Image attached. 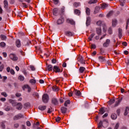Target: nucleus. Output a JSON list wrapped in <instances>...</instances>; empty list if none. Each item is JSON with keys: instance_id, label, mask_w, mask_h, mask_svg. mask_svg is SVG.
I'll list each match as a JSON object with an SVG mask.
<instances>
[{"instance_id": "nucleus-1", "label": "nucleus", "mask_w": 129, "mask_h": 129, "mask_svg": "<svg viewBox=\"0 0 129 129\" xmlns=\"http://www.w3.org/2000/svg\"><path fill=\"white\" fill-rule=\"evenodd\" d=\"M42 100L44 103H47L49 101V95L47 94H44L42 96Z\"/></svg>"}, {"instance_id": "nucleus-2", "label": "nucleus", "mask_w": 129, "mask_h": 129, "mask_svg": "<svg viewBox=\"0 0 129 129\" xmlns=\"http://www.w3.org/2000/svg\"><path fill=\"white\" fill-rule=\"evenodd\" d=\"M103 122H105L106 126L108 125V122H107L106 119H104L103 120V121H100L98 124V128H101V126H103L104 127H105V126H104L103 124Z\"/></svg>"}, {"instance_id": "nucleus-3", "label": "nucleus", "mask_w": 129, "mask_h": 129, "mask_svg": "<svg viewBox=\"0 0 129 129\" xmlns=\"http://www.w3.org/2000/svg\"><path fill=\"white\" fill-rule=\"evenodd\" d=\"M4 8L6 9L7 12L8 13L11 12V9L9 8V3L8 2V1L5 0L4 1Z\"/></svg>"}, {"instance_id": "nucleus-4", "label": "nucleus", "mask_w": 129, "mask_h": 129, "mask_svg": "<svg viewBox=\"0 0 129 129\" xmlns=\"http://www.w3.org/2000/svg\"><path fill=\"white\" fill-rule=\"evenodd\" d=\"M9 57L12 61H18L19 60V57L17 56V55L14 53H11L9 55Z\"/></svg>"}, {"instance_id": "nucleus-5", "label": "nucleus", "mask_w": 129, "mask_h": 129, "mask_svg": "<svg viewBox=\"0 0 129 129\" xmlns=\"http://www.w3.org/2000/svg\"><path fill=\"white\" fill-rule=\"evenodd\" d=\"M20 118H24V115L19 113L17 115H16L14 117L13 119L14 120H18L19 119H20Z\"/></svg>"}, {"instance_id": "nucleus-6", "label": "nucleus", "mask_w": 129, "mask_h": 129, "mask_svg": "<svg viewBox=\"0 0 129 129\" xmlns=\"http://www.w3.org/2000/svg\"><path fill=\"white\" fill-rule=\"evenodd\" d=\"M51 103L53 104V105H58V104H59V102L57 98L54 97L51 99Z\"/></svg>"}, {"instance_id": "nucleus-7", "label": "nucleus", "mask_w": 129, "mask_h": 129, "mask_svg": "<svg viewBox=\"0 0 129 129\" xmlns=\"http://www.w3.org/2000/svg\"><path fill=\"white\" fill-rule=\"evenodd\" d=\"M109 44H110V40L109 39H107L106 40V41L103 44V46L105 48H107V47L109 46Z\"/></svg>"}, {"instance_id": "nucleus-8", "label": "nucleus", "mask_w": 129, "mask_h": 129, "mask_svg": "<svg viewBox=\"0 0 129 129\" xmlns=\"http://www.w3.org/2000/svg\"><path fill=\"white\" fill-rule=\"evenodd\" d=\"M65 7H62L60 11L59 12V16H60L61 18L63 17V16L65 15Z\"/></svg>"}, {"instance_id": "nucleus-9", "label": "nucleus", "mask_w": 129, "mask_h": 129, "mask_svg": "<svg viewBox=\"0 0 129 129\" xmlns=\"http://www.w3.org/2000/svg\"><path fill=\"white\" fill-rule=\"evenodd\" d=\"M64 23V18L63 17H61L58 19L56 22L57 25H62Z\"/></svg>"}, {"instance_id": "nucleus-10", "label": "nucleus", "mask_w": 129, "mask_h": 129, "mask_svg": "<svg viewBox=\"0 0 129 129\" xmlns=\"http://www.w3.org/2000/svg\"><path fill=\"white\" fill-rule=\"evenodd\" d=\"M53 71H54L55 72V73H58L59 72H61V70L60 69V68L57 66H54L53 67Z\"/></svg>"}, {"instance_id": "nucleus-11", "label": "nucleus", "mask_w": 129, "mask_h": 129, "mask_svg": "<svg viewBox=\"0 0 129 129\" xmlns=\"http://www.w3.org/2000/svg\"><path fill=\"white\" fill-rule=\"evenodd\" d=\"M9 102L10 103H11V104H12L13 106H17V105H18V104L19 103L18 102H16V101L13 99H10Z\"/></svg>"}, {"instance_id": "nucleus-12", "label": "nucleus", "mask_w": 129, "mask_h": 129, "mask_svg": "<svg viewBox=\"0 0 129 129\" xmlns=\"http://www.w3.org/2000/svg\"><path fill=\"white\" fill-rule=\"evenodd\" d=\"M67 23L70 24L71 25H75V21L70 19H67Z\"/></svg>"}, {"instance_id": "nucleus-13", "label": "nucleus", "mask_w": 129, "mask_h": 129, "mask_svg": "<svg viewBox=\"0 0 129 129\" xmlns=\"http://www.w3.org/2000/svg\"><path fill=\"white\" fill-rule=\"evenodd\" d=\"M16 106V109H18V110H21L23 108V105L21 103H18Z\"/></svg>"}, {"instance_id": "nucleus-14", "label": "nucleus", "mask_w": 129, "mask_h": 129, "mask_svg": "<svg viewBox=\"0 0 129 129\" xmlns=\"http://www.w3.org/2000/svg\"><path fill=\"white\" fill-rule=\"evenodd\" d=\"M58 9L57 8H54L53 10L52 13H53V16H55L56 17H57V16H58Z\"/></svg>"}, {"instance_id": "nucleus-15", "label": "nucleus", "mask_w": 129, "mask_h": 129, "mask_svg": "<svg viewBox=\"0 0 129 129\" xmlns=\"http://www.w3.org/2000/svg\"><path fill=\"white\" fill-rule=\"evenodd\" d=\"M23 90H25V88H27L28 89V92H31V87H30V86L28 85H24L23 87Z\"/></svg>"}, {"instance_id": "nucleus-16", "label": "nucleus", "mask_w": 129, "mask_h": 129, "mask_svg": "<svg viewBox=\"0 0 129 129\" xmlns=\"http://www.w3.org/2000/svg\"><path fill=\"white\" fill-rule=\"evenodd\" d=\"M99 11H100V7L96 6L95 8L94 14L95 15L96 14L99 13Z\"/></svg>"}, {"instance_id": "nucleus-17", "label": "nucleus", "mask_w": 129, "mask_h": 129, "mask_svg": "<svg viewBox=\"0 0 129 129\" xmlns=\"http://www.w3.org/2000/svg\"><path fill=\"white\" fill-rule=\"evenodd\" d=\"M118 36L119 39H121L122 37V29H121V28L118 29Z\"/></svg>"}, {"instance_id": "nucleus-18", "label": "nucleus", "mask_w": 129, "mask_h": 129, "mask_svg": "<svg viewBox=\"0 0 129 129\" xmlns=\"http://www.w3.org/2000/svg\"><path fill=\"white\" fill-rule=\"evenodd\" d=\"M74 93H75V95H76L77 96H81V92H80V91H79V90L75 89Z\"/></svg>"}, {"instance_id": "nucleus-19", "label": "nucleus", "mask_w": 129, "mask_h": 129, "mask_svg": "<svg viewBox=\"0 0 129 129\" xmlns=\"http://www.w3.org/2000/svg\"><path fill=\"white\" fill-rule=\"evenodd\" d=\"M60 110L61 111V113L65 114L67 111V108L64 107H61L60 108Z\"/></svg>"}, {"instance_id": "nucleus-20", "label": "nucleus", "mask_w": 129, "mask_h": 129, "mask_svg": "<svg viewBox=\"0 0 129 129\" xmlns=\"http://www.w3.org/2000/svg\"><path fill=\"white\" fill-rule=\"evenodd\" d=\"M23 44L25 46H29L31 44V41H29V39H26L25 41H24Z\"/></svg>"}, {"instance_id": "nucleus-21", "label": "nucleus", "mask_w": 129, "mask_h": 129, "mask_svg": "<svg viewBox=\"0 0 129 129\" xmlns=\"http://www.w3.org/2000/svg\"><path fill=\"white\" fill-rule=\"evenodd\" d=\"M65 34L66 36H68L69 37H72V36H73V35H74V33L70 31H66L65 32Z\"/></svg>"}, {"instance_id": "nucleus-22", "label": "nucleus", "mask_w": 129, "mask_h": 129, "mask_svg": "<svg viewBox=\"0 0 129 129\" xmlns=\"http://www.w3.org/2000/svg\"><path fill=\"white\" fill-rule=\"evenodd\" d=\"M79 59V61L81 63V64H85V60L83 59V56H80Z\"/></svg>"}, {"instance_id": "nucleus-23", "label": "nucleus", "mask_w": 129, "mask_h": 129, "mask_svg": "<svg viewBox=\"0 0 129 129\" xmlns=\"http://www.w3.org/2000/svg\"><path fill=\"white\" fill-rule=\"evenodd\" d=\"M90 22H91L90 17H87L86 22V25L87 27H88V26L90 25Z\"/></svg>"}, {"instance_id": "nucleus-24", "label": "nucleus", "mask_w": 129, "mask_h": 129, "mask_svg": "<svg viewBox=\"0 0 129 129\" xmlns=\"http://www.w3.org/2000/svg\"><path fill=\"white\" fill-rule=\"evenodd\" d=\"M84 119V118L83 117V115H82V114H80L79 115V121H80L81 122H82V121H83Z\"/></svg>"}, {"instance_id": "nucleus-25", "label": "nucleus", "mask_w": 129, "mask_h": 129, "mask_svg": "<svg viewBox=\"0 0 129 129\" xmlns=\"http://www.w3.org/2000/svg\"><path fill=\"white\" fill-rule=\"evenodd\" d=\"M122 100V98H121V99H119L117 101H116L114 104V106H118L119 105V103H120L121 101Z\"/></svg>"}, {"instance_id": "nucleus-26", "label": "nucleus", "mask_w": 129, "mask_h": 129, "mask_svg": "<svg viewBox=\"0 0 129 129\" xmlns=\"http://www.w3.org/2000/svg\"><path fill=\"white\" fill-rule=\"evenodd\" d=\"M16 45L18 48H20V47H21V41H20V40L19 39L16 40Z\"/></svg>"}, {"instance_id": "nucleus-27", "label": "nucleus", "mask_w": 129, "mask_h": 129, "mask_svg": "<svg viewBox=\"0 0 129 129\" xmlns=\"http://www.w3.org/2000/svg\"><path fill=\"white\" fill-rule=\"evenodd\" d=\"M46 108H47V106H42V105H40L38 107V109L40 110H45V109H46Z\"/></svg>"}, {"instance_id": "nucleus-28", "label": "nucleus", "mask_w": 129, "mask_h": 129, "mask_svg": "<svg viewBox=\"0 0 129 129\" xmlns=\"http://www.w3.org/2000/svg\"><path fill=\"white\" fill-rule=\"evenodd\" d=\"M98 59L100 62H104V61H105V58L102 56H99Z\"/></svg>"}, {"instance_id": "nucleus-29", "label": "nucleus", "mask_w": 129, "mask_h": 129, "mask_svg": "<svg viewBox=\"0 0 129 129\" xmlns=\"http://www.w3.org/2000/svg\"><path fill=\"white\" fill-rule=\"evenodd\" d=\"M115 102V99H110L108 102V103L109 105H111V104H113L114 102Z\"/></svg>"}, {"instance_id": "nucleus-30", "label": "nucleus", "mask_w": 129, "mask_h": 129, "mask_svg": "<svg viewBox=\"0 0 129 129\" xmlns=\"http://www.w3.org/2000/svg\"><path fill=\"white\" fill-rule=\"evenodd\" d=\"M53 69V66H52L51 64H48L47 66V70L48 71H52Z\"/></svg>"}, {"instance_id": "nucleus-31", "label": "nucleus", "mask_w": 129, "mask_h": 129, "mask_svg": "<svg viewBox=\"0 0 129 129\" xmlns=\"http://www.w3.org/2000/svg\"><path fill=\"white\" fill-rule=\"evenodd\" d=\"M79 71H80V73H83V72H84V71H85V68H84L83 67H80Z\"/></svg>"}, {"instance_id": "nucleus-32", "label": "nucleus", "mask_w": 129, "mask_h": 129, "mask_svg": "<svg viewBox=\"0 0 129 129\" xmlns=\"http://www.w3.org/2000/svg\"><path fill=\"white\" fill-rule=\"evenodd\" d=\"M112 119H116L117 118V115L115 113H113L111 115Z\"/></svg>"}, {"instance_id": "nucleus-33", "label": "nucleus", "mask_w": 129, "mask_h": 129, "mask_svg": "<svg viewBox=\"0 0 129 129\" xmlns=\"http://www.w3.org/2000/svg\"><path fill=\"white\" fill-rule=\"evenodd\" d=\"M32 95H33V96H34V97H37V98H39V93L36 92H33Z\"/></svg>"}, {"instance_id": "nucleus-34", "label": "nucleus", "mask_w": 129, "mask_h": 129, "mask_svg": "<svg viewBox=\"0 0 129 129\" xmlns=\"http://www.w3.org/2000/svg\"><path fill=\"white\" fill-rule=\"evenodd\" d=\"M129 111V107H126L125 110V112L124 113V115H127L128 114Z\"/></svg>"}, {"instance_id": "nucleus-35", "label": "nucleus", "mask_w": 129, "mask_h": 129, "mask_svg": "<svg viewBox=\"0 0 129 129\" xmlns=\"http://www.w3.org/2000/svg\"><path fill=\"white\" fill-rule=\"evenodd\" d=\"M104 112H105L104 109L103 108V107H101L100 110V112H99V114L102 115V114H103V113H104Z\"/></svg>"}, {"instance_id": "nucleus-36", "label": "nucleus", "mask_w": 129, "mask_h": 129, "mask_svg": "<svg viewBox=\"0 0 129 129\" xmlns=\"http://www.w3.org/2000/svg\"><path fill=\"white\" fill-rule=\"evenodd\" d=\"M107 7H108V4L103 3V4H102L101 9H102L103 10H104V9H105L106 8H107Z\"/></svg>"}, {"instance_id": "nucleus-37", "label": "nucleus", "mask_w": 129, "mask_h": 129, "mask_svg": "<svg viewBox=\"0 0 129 129\" xmlns=\"http://www.w3.org/2000/svg\"><path fill=\"white\" fill-rule=\"evenodd\" d=\"M96 3H97V0H90L88 2V4H89V5H92V4H96Z\"/></svg>"}, {"instance_id": "nucleus-38", "label": "nucleus", "mask_w": 129, "mask_h": 129, "mask_svg": "<svg viewBox=\"0 0 129 129\" xmlns=\"http://www.w3.org/2000/svg\"><path fill=\"white\" fill-rule=\"evenodd\" d=\"M112 24L113 27H115L117 24V21H116L115 19L113 20Z\"/></svg>"}, {"instance_id": "nucleus-39", "label": "nucleus", "mask_w": 129, "mask_h": 129, "mask_svg": "<svg viewBox=\"0 0 129 129\" xmlns=\"http://www.w3.org/2000/svg\"><path fill=\"white\" fill-rule=\"evenodd\" d=\"M1 39L3 41H5L7 40V36L3 35V34H1Z\"/></svg>"}, {"instance_id": "nucleus-40", "label": "nucleus", "mask_w": 129, "mask_h": 129, "mask_svg": "<svg viewBox=\"0 0 129 129\" xmlns=\"http://www.w3.org/2000/svg\"><path fill=\"white\" fill-rule=\"evenodd\" d=\"M96 32L98 35H101V28H97Z\"/></svg>"}, {"instance_id": "nucleus-41", "label": "nucleus", "mask_w": 129, "mask_h": 129, "mask_svg": "<svg viewBox=\"0 0 129 129\" xmlns=\"http://www.w3.org/2000/svg\"><path fill=\"white\" fill-rule=\"evenodd\" d=\"M52 89L53 91H59V88L57 86H53L52 87Z\"/></svg>"}, {"instance_id": "nucleus-42", "label": "nucleus", "mask_w": 129, "mask_h": 129, "mask_svg": "<svg viewBox=\"0 0 129 129\" xmlns=\"http://www.w3.org/2000/svg\"><path fill=\"white\" fill-rule=\"evenodd\" d=\"M119 2L120 3V5L122 7H123V6H124V4H125V0H119Z\"/></svg>"}, {"instance_id": "nucleus-43", "label": "nucleus", "mask_w": 129, "mask_h": 129, "mask_svg": "<svg viewBox=\"0 0 129 129\" xmlns=\"http://www.w3.org/2000/svg\"><path fill=\"white\" fill-rule=\"evenodd\" d=\"M71 103V102L70 101V100H68L65 101L64 105V106L67 107V104H70Z\"/></svg>"}, {"instance_id": "nucleus-44", "label": "nucleus", "mask_w": 129, "mask_h": 129, "mask_svg": "<svg viewBox=\"0 0 129 129\" xmlns=\"http://www.w3.org/2000/svg\"><path fill=\"white\" fill-rule=\"evenodd\" d=\"M75 14L76 15H78V16H79L80 15V14H81L80 10L76 9L75 10Z\"/></svg>"}, {"instance_id": "nucleus-45", "label": "nucleus", "mask_w": 129, "mask_h": 129, "mask_svg": "<svg viewBox=\"0 0 129 129\" xmlns=\"http://www.w3.org/2000/svg\"><path fill=\"white\" fill-rule=\"evenodd\" d=\"M30 83H31L32 85H34V84L36 83V80L34 79H31L29 81Z\"/></svg>"}, {"instance_id": "nucleus-46", "label": "nucleus", "mask_w": 129, "mask_h": 129, "mask_svg": "<svg viewBox=\"0 0 129 129\" xmlns=\"http://www.w3.org/2000/svg\"><path fill=\"white\" fill-rule=\"evenodd\" d=\"M18 79L19 80H20V81H24V80H25V78L24 77H23L22 76H20L18 77Z\"/></svg>"}, {"instance_id": "nucleus-47", "label": "nucleus", "mask_w": 129, "mask_h": 129, "mask_svg": "<svg viewBox=\"0 0 129 129\" xmlns=\"http://www.w3.org/2000/svg\"><path fill=\"white\" fill-rule=\"evenodd\" d=\"M86 13L87 16H89L90 15V9L89 8H87L86 10Z\"/></svg>"}, {"instance_id": "nucleus-48", "label": "nucleus", "mask_w": 129, "mask_h": 129, "mask_svg": "<svg viewBox=\"0 0 129 129\" xmlns=\"http://www.w3.org/2000/svg\"><path fill=\"white\" fill-rule=\"evenodd\" d=\"M113 14V11H110L107 14V17L108 18H109L111 16H112V14Z\"/></svg>"}, {"instance_id": "nucleus-49", "label": "nucleus", "mask_w": 129, "mask_h": 129, "mask_svg": "<svg viewBox=\"0 0 129 129\" xmlns=\"http://www.w3.org/2000/svg\"><path fill=\"white\" fill-rule=\"evenodd\" d=\"M30 103H26L24 104V108H27V107H30Z\"/></svg>"}, {"instance_id": "nucleus-50", "label": "nucleus", "mask_w": 129, "mask_h": 129, "mask_svg": "<svg viewBox=\"0 0 129 129\" xmlns=\"http://www.w3.org/2000/svg\"><path fill=\"white\" fill-rule=\"evenodd\" d=\"M1 95H3L5 97H8V94L6 92H2Z\"/></svg>"}, {"instance_id": "nucleus-51", "label": "nucleus", "mask_w": 129, "mask_h": 129, "mask_svg": "<svg viewBox=\"0 0 129 129\" xmlns=\"http://www.w3.org/2000/svg\"><path fill=\"white\" fill-rule=\"evenodd\" d=\"M19 126H20V124L18 123H16L14 124V128H18V127H19Z\"/></svg>"}, {"instance_id": "nucleus-52", "label": "nucleus", "mask_w": 129, "mask_h": 129, "mask_svg": "<svg viewBox=\"0 0 129 129\" xmlns=\"http://www.w3.org/2000/svg\"><path fill=\"white\" fill-rule=\"evenodd\" d=\"M0 46L1 47H6V43H5L4 42H2L0 43Z\"/></svg>"}, {"instance_id": "nucleus-53", "label": "nucleus", "mask_w": 129, "mask_h": 129, "mask_svg": "<svg viewBox=\"0 0 129 129\" xmlns=\"http://www.w3.org/2000/svg\"><path fill=\"white\" fill-rule=\"evenodd\" d=\"M74 7H75V8H77V7H79V3L75 2L74 4Z\"/></svg>"}, {"instance_id": "nucleus-54", "label": "nucleus", "mask_w": 129, "mask_h": 129, "mask_svg": "<svg viewBox=\"0 0 129 129\" xmlns=\"http://www.w3.org/2000/svg\"><path fill=\"white\" fill-rule=\"evenodd\" d=\"M4 68H5V66H4V64H2L0 66V72H2V71L4 70Z\"/></svg>"}, {"instance_id": "nucleus-55", "label": "nucleus", "mask_w": 129, "mask_h": 129, "mask_svg": "<svg viewBox=\"0 0 129 129\" xmlns=\"http://www.w3.org/2000/svg\"><path fill=\"white\" fill-rule=\"evenodd\" d=\"M30 67L32 71H35L36 70V68L34 67V66H30Z\"/></svg>"}, {"instance_id": "nucleus-56", "label": "nucleus", "mask_w": 129, "mask_h": 129, "mask_svg": "<svg viewBox=\"0 0 129 129\" xmlns=\"http://www.w3.org/2000/svg\"><path fill=\"white\" fill-rule=\"evenodd\" d=\"M55 121H56L57 122H58L60 121V120H61V117L58 116V117H57L56 118H55Z\"/></svg>"}, {"instance_id": "nucleus-57", "label": "nucleus", "mask_w": 129, "mask_h": 129, "mask_svg": "<svg viewBox=\"0 0 129 129\" xmlns=\"http://www.w3.org/2000/svg\"><path fill=\"white\" fill-rule=\"evenodd\" d=\"M1 127H2V129L6 128V125L5 124V123L4 122L2 123Z\"/></svg>"}, {"instance_id": "nucleus-58", "label": "nucleus", "mask_w": 129, "mask_h": 129, "mask_svg": "<svg viewBox=\"0 0 129 129\" xmlns=\"http://www.w3.org/2000/svg\"><path fill=\"white\" fill-rule=\"evenodd\" d=\"M119 127V123H117L114 127V129H118Z\"/></svg>"}, {"instance_id": "nucleus-59", "label": "nucleus", "mask_w": 129, "mask_h": 129, "mask_svg": "<svg viewBox=\"0 0 129 129\" xmlns=\"http://www.w3.org/2000/svg\"><path fill=\"white\" fill-rule=\"evenodd\" d=\"M101 24H102V21L99 20L97 22V26H101Z\"/></svg>"}, {"instance_id": "nucleus-60", "label": "nucleus", "mask_w": 129, "mask_h": 129, "mask_svg": "<svg viewBox=\"0 0 129 129\" xmlns=\"http://www.w3.org/2000/svg\"><path fill=\"white\" fill-rule=\"evenodd\" d=\"M52 107H50V108H48V110L47 111V113H51V112H52Z\"/></svg>"}, {"instance_id": "nucleus-61", "label": "nucleus", "mask_w": 129, "mask_h": 129, "mask_svg": "<svg viewBox=\"0 0 129 129\" xmlns=\"http://www.w3.org/2000/svg\"><path fill=\"white\" fill-rule=\"evenodd\" d=\"M108 32L110 34H112V29H111V28H109L108 30Z\"/></svg>"}, {"instance_id": "nucleus-62", "label": "nucleus", "mask_w": 129, "mask_h": 129, "mask_svg": "<svg viewBox=\"0 0 129 129\" xmlns=\"http://www.w3.org/2000/svg\"><path fill=\"white\" fill-rule=\"evenodd\" d=\"M96 48V45L92 44L91 49H95Z\"/></svg>"}, {"instance_id": "nucleus-63", "label": "nucleus", "mask_w": 129, "mask_h": 129, "mask_svg": "<svg viewBox=\"0 0 129 129\" xmlns=\"http://www.w3.org/2000/svg\"><path fill=\"white\" fill-rule=\"evenodd\" d=\"M57 62V60H56V59H52L51 60V62L52 63V64H56V62Z\"/></svg>"}, {"instance_id": "nucleus-64", "label": "nucleus", "mask_w": 129, "mask_h": 129, "mask_svg": "<svg viewBox=\"0 0 129 129\" xmlns=\"http://www.w3.org/2000/svg\"><path fill=\"white\" fill-rule=\"evenodd\" d=\"M53 2H54V5H58L59 0H53Z\"/></svg>"}]
</instances>
